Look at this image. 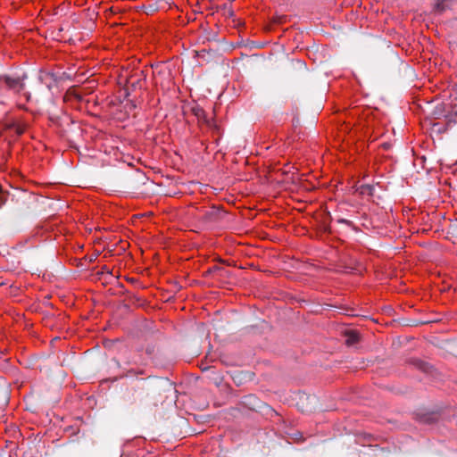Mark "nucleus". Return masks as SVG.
Instances as JSON below:
<instances>
[{
    "label": "nucleus",
    "mask_w": 457,
    "mask_h": 457,
    "mask_svg": "<svg viewBox=\"0 0 457 457\" xmlns=\"http://www.w3.org/2000/svg\"><path fill=\"white\" fill-rule=\"evenodd\" d=\"M39 79L42 83H45L48 88H50L51 83L57 80V76L52 72L41 71L39 74Z\"/></svg>",
    "instance_id": "4"
},
{
    "label": "nucleus",
    "mask_w": 457,
    "mask_h": 457,
    "mask_svg": "<svg viewBox=\"0 0 457 457\" xmlns=\"http://www.w3.org/2000/svg\"><path fill=\"white\" fill-rule=\"evenodd\" d=\"M218 260L220 261V264H225V265H228V266H230V265L237 266L236 262L234 261V259H223V258H220V259H218Z\"/></svg>",
    "instance_id": "9"
},
{
    "label": "nucleus",
    "mask_w": 457,
    "mask_h": 457,
    "mask_svg": "<svg viewBox=\"0 0 457 457\" xmlns=\"http://www.w3.org/2000/svg\"><path fill=\"white\" fill-rule=\"evenodd\" d=\"M129 373H132V374H142V373H143V371H142V370H139V371L135 372L133 370H129L128 371V373L126 374V376H129Z\"/></svg>",
    "instance_id": "14"
},
{
    "label": "nucleus",
    "mask_w": 457,
    "mask_h": 457,
    "mask_svg": "<svg viewBox=\"0 0 457 457\" xmlns=\"http://www.w3.org/2000/svg\"><path fill=\"white\" fill-rule=\"evenodd\" d=\"M411 364L412 366H414L416 369H418L425 373H428V374H430L433 370L432 365H430L428 362L424 361L420 359H412L411 361Z\"/></svg>",
    "instance_id": "3"
},
{
    "label": "nucleus",
    "mask_w": 457,
    "mask_h": 457,
    "mask_svg": "<svg viewBox=\"0 0 457 457\" xmlns=\"http://www.w3.org/2000/svg\"><path fill=\"white\" fill-rule=\"evenodd\" d=\"M222 212L219 210H215V211H212V212H210V215L211 216H217V215H220L221 214Z\"/></svg>",
    "instance_id": "11"
},
{
    "label": "nucleus",
    "mask_w": 457,
    "mask_h": 457,
    "mask_svg": "<svg viewBox=\"0 0 457 457\" xmlns=\"http://www.w3.org/2000/svg\"><path fill=\"white\" fill-rule=\"evenodd\" d=\"M358 340V337L356 335L352 336L348 341H351V343L356 342Z\"/></svg>",
    "instance_id": "13"
},
{
    "label": "nucleus",
    "mask_w": 457,
    "mask_h": 457,
    "mask_svg": "<svg viewBox=\"0 0 457 457\" xmlns=\"http://www.w3.org/2000/svg\"><path fill=\"white\" fill-rule=\"evenodd\" d=\"M145 79V75L144 71H137L128 78V87L132 90L141 89Z\"/></svg>",
    "instance_id": "1"
},
{
    "label": "nucleus",
    "mask_w": 457,
    "mask_h": 457,
    "mask_svg": "<svg viewBox=\"0 0 457 457\" xmlns=\"http://www.w3.org/2000/svg\"><path fill=\"white\" fill-rule=\"evenodd\" d=\"M450 0H435L434 11L442 13L449 7Z\"/></svg>",
    "instance_id": "5"
},
{
    "label": "nucleus",
    "mask_w": 457,
    "mask_h": 457,
    "mask_svg": "<svg viewBox=\"0 0 457 457\" xmlns=\"http://www.w3.org/2000/svg\"><path fill=\"white\" fill-rule=\"evenodd\" d=\"M0 354H2V353H0Z\"/></svg>",
    "instance_id": "17"
},
{
    "label": "nucleus",
    "mask_w": 457,
    "mask_h": 457,
    "mask_svg": "<svg viewBox=\"0 0 457 457\" xmlns=\"http://www.w3.org/2000/svg\"><path fill=\"white\" fill-rule=\"evenodd\" d=\"M106 273L111 275V271L108 269H106Z\"/></svg>",
    "instance_id": "16"
},
{
    "label": "nucleus",
    "mask_w": 457,
    "mask_h": 457,
    "mask_svg": "<svg viewBox=\"0 0 457 457\" xmlns=\"http://www.w3.org/2000/svg\"><path fill=\"white\" fill-rule=\"evenodd\" d=\"M2 79L9 89L20 92L24 88V83L20 78L13 79L4 76Z\"/></svg>",
    "instance_id": "2"
},
{
    "label": "nucleus",
    "mask_w": 457,
    "mask_h": 457,
    "mask_svg": "<svg viewBox=\"0 0 457 457\" xmlns=\"http://www.w3.org/2000/svg\"><path fill=\"white\" fill-rule=\"evenodd\" d=\"M193 112L195 116L197 117L199 120H204L209 126H212L211 122L206 119L204 111L200 107L193 108Z\"/></svg>",
    "instance_id": "6"
},
{
    "label": "nucleus",
    "mask_w": 457,
    "mask_h": 457,
    "mask_svg": "<svg viewBox=\"0 0 457 457\" xmlns=\"http://www.w3.org/2000/svg\"><path fill=\"white\" fill-rule=\"evenodd\" d=\"M0 384H3L5 386V388L7 389L8 383L5 381V379L3 377H0Z\"/></svg>",
    "instance_id": "12"
},
{
    "label": "nucleus",
    "mask_w": 457,
    "mask_h": 457,
    "mask_svg": "<svg viewBox=\"0 0 457 457\" xmlns=\"http://www.w3.org/2000/svg\"><path fill=\"white\" fill-rule=\"evenodd\" d=\"M374 187L370 185H363L360 187V193L361 195H372Z\"/></svg>",
    "instance_id": "8"
},
{
    "label": "nucleus",
    "mask_w": 457,
    "mask_h": 457,
    "mask_svg": "<svg viewBox=\"0 0 457 457\" xmlns=\"http://www.w3.org/2000/svg\"><path fill=\"white\" fill-rule=\"evenodd\" d=\"M11 128L17 135L21 136L26 131L27 125L22 123H13Z\"/></svg>",
    "instance_id": "7"
},
{
    "label": "nucleus",
    "mask_w": 457,
    "mask_h": 457,
    "mask_svg": "<svg viewBox=\"0 0 457 457\" xmlns=\"http://www.w3.org/2000/svg\"><path fill=\"white\" fill-rule=\"evenodd\" d=\"M247 399L251 402V401H255V397L253 396H248Z\"/></svg>",
    "instance_id": "15"
},
{
    "label": "nucleus",
    "mask_w": 457,
    "mask_h": 457,
    "mask_svg": "<svg viewBox=\"0 0 457 457\" xmlns=\"http://www.w3.org/2000/svg\"><path fill=\"white\" fill-rule=\"evenodd\" d=\"M220 270H221V268H220V264H215L212 267L209 268L208 270L206 271V273L212 274V273L220 271Z\"/></svg>",
    "instance_id": "10"
}]
</instances>
